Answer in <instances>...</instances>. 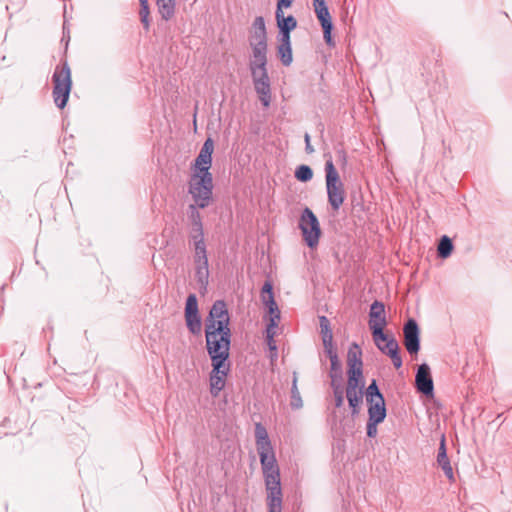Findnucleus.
Segmentation results:
<instances>
[{"mask_svg": "<svg viewBox=\"0 0 512 512\" xmlns=\"http://www.w3.org/2000/svg\"><path fill=\"white\" fill-rule=\"evenodd\" d=\"M231 329H205L206 350L211 363H230Z\"/></svg>", "mask_w": 512, "mask_h": 512, "instance_id": "obj_2", "label": "nucleus"}, {"mask_svg": "<svg viewBox=\"0 0 512 512\" xmlns=\"http://www.w3.org/2000/svg\"><path fill=\"white\" fill-rule=\"evenodd\" d=\"M415 388L419 393L428 398L434 396L433 378L430 366L427 363H422L417 368L415 375Z\"/></svg>", "mask_w": 512, "mask_h": 512, "instance_id": "obj_15", "label": "nucleus"}, {"mask_svg": "<svg viewBox=\"0 0 512 512\" xmlns=\"http://www.w3.org/2000/svg\"><path fill=\"white\" fill-rule=\"evenodd\" d=\"M278 28V37L291 38V32L297 27V20L293 15L285 16L284 12L275 13Z\"/></svg>", "mask_w": 512, "mask_h": 512, "instance_id": "obj_18", "label": "nucleus"}, {"mask_svg": "<svg viewBox=\"0 0 512 512\" xmlns=\"http://www.w3.org/2000/svg\"><path fill=\"white\" fill-rule=\"evenodd\" d=\"M325 183L328 203L332 210L337 212L345 201L346 193L331 158L325 162Z\"/></svg>", "mask_w": 512, "mask_h": 512, "instance_id": "obj_4", "label": "nucleus"}, {"mask_svg": "<svg viewBox=\"0 0 512 512\" xmlns=\"http://www.w3.org/2000/svg\"><path fill=\"white\" fill-rule=\"evenodd\" d=\"M265 336H266V342H267V345L269 347V349L271 351H277V346H276V343L274 341V336L276 334V331L275 329L269 331L268 328H266V331H265Z\"/></svg>", "mask_w": 512, "mask_h": 512, "instance_id": "obj_40", "label": "nucleus"}, {"mask_svg": "<svg viewBox=\"0 0 512 512\" xmlns=\"http://www.w3.org/2000/svg\"><path fill=\"white\" fill-rule=\"evenodd\" d=\"M53 82V100L59 109L66 107L72 90V77L69 64L66 60H62L56 66L52 75Z\"/></svg>", "mask_w": 512, "mask_h": 512, "instance_id": "obj_3", "label": "nucleus"}, {"mask_svg": "<svg viewBox=\"0 0 512 512\" xmlns=\"http://www.w3.org/2000/svg\"><path fill=\"white\" fill-rule=\"evenodd\" d=\"M319 323H320V332L323 337H333V333L330 327V322L326 316H320L319 317Z\"/></svg>", "mask_w": 512, "mask_h": 512, "instance_id": "obj_37", "label": "nucleus"}, {"mask_svg": "<svg viewBox=\"0 0 512 512\" xmlns=\"http://www.w3.org/2000/svg\"><path fill=\"white\" fill-rule=\"evenodd\" d=\"M253 59L249 62V70L254 90L263 107L270 106L272 101L271 82L267 70L268 44L250 41Z\"/></svg>", "mask_w": 512, "mask_h": 512, "instance_id": "obj_1", "label": "nucleus"}, {"mask_svg": "<svg viewBox=\"0 0 512 512\" xmlns=\"http://www.w3.org/2000/svg\"><path fill=\"white\" fill-rule=\"evenodd\" d=\"M257 452L259 454L264 479H267L268 475L275 476L276 478L280 476V470L277 465L273 447L271 446L270 449L257 450Z\"/></svg>", "mask_w": 512, "mask_h": 512, "instance_id": "obj_17", "label": "nucleus"}, {"mask_svg": "<svg viewBox=\"0 0 512 512\" xmlns=\"http://www.w3.org/2000/svg\"><path fill=\"white\" fill-rule=\"evenodd\" d=\"M365 395L367 402H372L375 399H380L381 397H384L375 379L371 380L370 384L366 388Z\"/></svg>", "mask_w": 512, "mask_h": 512, "instance_id": "obj_32", "label": "nucleus"}, {"mask_svg": "<svg viewBox=\"0 0 512 512\" xmlns=\"http://www.w3.org/2000/svg\"><path fill=\"white\" fill-rule=\"evenodd\" d=\"M364 378H348L346 391H363Z\"/></svg>", "mask_w": 512, "mask_h": 512, "instance_id": "obj_35", "label": "nucleus"}, {"mask_svg": "<svg viewBox=\"0 0 512 512\" xmlns=\"http://www.w3.org/2000/svg\"><path fill=\"white\" fill-rule=\"evenodd\" d=\"M140 19H141V23L143 24V27L146 31L149 30L150 28V15L149 16H140Z\"/></svg>", "mask_w": 512, "mask_h": 512, "instance_id": "obj_48", "label": "nucleus"}, {"mask_svg": "<svg viewBox=\"0 0 512 512\" xmlns=\"http://www.w3.org/2000/svg\"><path fill=\"white\" fill-rule=\"evenodd\" d=\"M293 4V0H277L275 13L284 12L283 9L290 8Z\"/></svg>", "mask_w": 512, "mask_h": 512, "instance_id": "obj_43", "label": "nucleus"}, {"mask_svg": "<svg viewBox=\"0 0 512 512\" xmlns=\"http://www.w3.org/2000/svg\"><path fill=\"white\" fill-rule=\"evenodd\" d=\"M387 326L385 313V305L382 301L375 300L370 305L369 310V328L372 333L373 340L386 339L384 328Z\"/></svg>", "mask_w": 512, "mask_h": 512, "instance_id": "obj_7", "label": "nucleus"}, {"mask_svg": "<svg viewBox=\"0 0 512 512\" xmlns=\"http://www.w3.org/2000/svg\"><path fill=\"white\" fill-rule=\"evenodd\" d=\"M139 2H140V5L149 4L148 0H139Z\"/></svg>", "mask_w": 512, "mask_h": 512, "instance_id": "obj_54", "label": "nucleus"}, {"mask_svg": "<svg viewBox=\"0 0 512 512\" xmlns=\"http://www.w3.org/2000/svg\"><path fill=\"white\" fill-rule=\"evenodd\" d=\"M212 370L209 374L210 393L213 397H218L226 384V377L231 368L230 363H211Z\"/></svg>", "mask_w": 512, "mask_h": 512, "instance_id": "obj_12", "label": "nucleus"}, {"mask_svg": "<svg viewBox=\"0 0 512 512\" xmlns=\"http://www.w3.org/2000/svg\"><path fill=\"white\" fill-rule=\"evenodd\" d=\"M321 28L323 31V38H324V41L327 44V46H329L331 48L335 47L336 43L332 36V31H333L334 25L325 26V27H321Z\"/></svg>", "mask_w": 512, "mask_h": 512, "instance_id": "obj_38", "label": "nucleus"}, {"mask_svg": "<svg viewBox=\"0 0 512 512\" xmlns=\"http://www.w3.org/2000/svg\"><path fill=\"white\" fill-rule=\"evenodd\" d=\"M198 206L194 204H190L188 206V219L191 225L190 230L203 229V222L200 212L198 211Z\"/></svg>", "mask_w": 512, "mask_h": 512, "instance_id": "obj_29", "label": "nucleus"}, {"mask_svg": "<svg viewBox=\"0 0 512 512\" xmlns=\"http://www.w3.org/2000/svg\"><path fill=\"white\" fill-rule=\"evenodd\" d=\"M325 353L328 356L330 362L333 361L335 358H339L336 349L327 350L325 351Z\"/></svg>", "mask_w": 512, "mask_h": 512, "instance_id": "obj_51", "label": "nucleus"}, {"mask_svg": "<svg viewBox=\"0 0 512 512\" xmlns=\"http://www.w3.org/2000/svg\"><path fill=\"white\" fill-rule=\"evenodd\" d=\"M255 440L257 450L270 449L272 446L267 429L261 424H255Z\"/></svg>", "mask_w": 512, "mask_h": 512, "instance_id": "obj_23", "label": "nucleus"}, {"mask_svg": "<svg viewBox=\"0 0 512 512\" xmlns=\"http://www.w3.org/2000/svg\"><path fill=\"white\" fill-rule=\"evenodd\" d=\"M188 242L190 247L206 245L204 229L190 230Z\"/></svg>", "mask_w": 512, "mask_h": 512, "instance_id": "obj_31", "label": "nucleus"}, {"mask_svg": "<svg viewBox=\"0 0 512 512\" xmlns=\"http://www.w3.org/2000/svg\"><path fill=\"white\" fill-rule=\"evenodd\" d=\"M437 463L449 480H454V473L447 455L445 436L442 435L437 453Z\"/></svg>", "mask_w": 512, "mask_h": 512, "instance_id": "obj_19", "label": "nucleus"}, {"mask_svg": "<svg viewBox=\"0 0 512 512\" xmlns=\"http://www.w3.org/2000/svg\"><path fill=\"white\" fill-rule=\"evenodd\" d=\"M346 398L348 401L349 408L351 409L352 416L358 415L360 412V406L363 402V391H346Z\"/></svg>", "mask_w": 512, "mask_h": 512, "instance_id": "obj_26", "label": "nucleus"}, {"mask_svg": "<svg viewBox=\"0 0 512 512\" xmlns=\"http://www.w3.org/2000/svg\"><path fill=\"white\" fill-rule=\"evenodd\" d=\"M347 376L348 378H364L363 367H348Z\"/></svg>", "mask_w": 512, "mask_h": 512, "instance_id": "obj_42", "label": "nucleus"}, {"mask_svg": "<svg viewBox=\"0 0 512 512\" xmlns=\"http://www.w3.org/2000/svg\"><path fill=\"white\" fill-rule=\"evenodd\" d=\"M261 300L263 304L270 303L271 300H275L273 285L271 282L266 281L261 289Z\"/></svg>", "mask_w": 512, "mask_h": 512, "instance_id": "obj_34", "label": "nucleus"}, {"mask_svg": "<svg viewBox=\"0 0 512 512\" xmlns=\"http://www.w3.org/2000/svg\"><path fill=\"white\" fill-rule=\"evenodd\" d=\"M329 376L343 378V367L339 358H335L333 361L330 362Z\"/></svg>", "mask_w": 512, "mask_h": 512, "instance_id": "obj_36", "label": "nucleus"}, {"mask_svg": "<svg viewBox=\"0 0 512 512\" xmlns=\"http://www.w3.org/2000/svg\"><path fill=\"white\" fill-rule=\"evenodd\" d=\"M265 486L267 490V505L269 512H281L282 511V489L280 476L277 478L272 475H268L265 479Z\"/></svg>", "mask_w": 512, "mask_h": 512, "instance_id": "obj_13", "label": "nucleus"}, {"mask_svg": "<svg viewBox=\"0 0 512 512\" xmlns=\"http://www.w3.org/2000/svg\"><path fill=\"white\" fill-rule=\"evenodd\" d=\"M332 390H333V396H344V391H343L342 386H340V387L335 386L334 388H332Z\"/></svg>", "mask_w": 512, "mask_h": 512, "instance_id": "obj_53", "label": "nucleus"}, {"mask_svg": "<svg viewBox=\"0 0 512 512\" xmlns=\"http://www.w3.org/2000/svg\"><path fill=\"white\" fill-rule=\"evenodd\" d=\"M347 366L348 367H363L362 350L356 342H353L348 349Z\"/></svg>", "mask_w": 512, "mask_h": 512, "instance_id": "obj_24", "label": "nucleus"}, {"mask_svg": "<svg viewBox=\"0 0 512 512\" xmlns=\"http://www.w3.org/2000/svg\"><path fill=\"white\" fill-rule=\"evenodd\" d=\"M329 377L331 379V382H330L331 388H334L335 386H337V387L342 386L341 382H342L343 378H336L335 376H329Z\"/></svg>", "mask_w": 512, "mask_h": 512, "instance_id": "obj_49", "label": "nucleus"}, {"mask_svg": "<svg viewBox=\"0 0 512 512\" xmlns=\"http://www.w3.org/2000/svg\"><path fill=\"white\" fill-rule=\"evenodd\" d=\"M404 346L411 355L420 351V328L414 318H409L403 327Z\"/></svg>", "mask_w": 512, "mask_h": 512, "instance_id": "obj_14", "label": "nucleus"}, {"mask_svg": "<svg viewBox=\"0 0 512 512\" xmlns=\"http://www.w3.org/2000/svg\"><path fill=\"white\" fill-rule=\"evenodd\" d=\"M230 329V314L224 300H216L210 307L208 316L205 319V329L219 328Z\"/></svg>", "mask_w": 512, "mask_h": 512, "instance_id": "obj_9", "label": "nucleus"}, {"mask_svg": "<svg viewBox=\"0 0 512 512\" xmlns=\"http://www.w3.org/2000/svg\"><path fill=\"white\" fill-rule=\"evenodd\" d=\"M253 29L259 31H266L265 20L262 16H257L253 22Z\"/></svg>", "mask_w": 512, "mask_h": 512, "instance_id": "obj_44", "label": "nucleus"}, {"mask_svg": "<svg viewBox=\"0 0 512 512\" xmlns=\"http://www.w3.org/2000/svg\"><path fill=\"white\" fill-rule=\"evenodd\" d=\"M188 192L195 202L194 205L201 209L208 207L213 194V176L192 173Z\"/></svg>", "mask_w": 512, "mask_h": 512, "instance_id": "obj_5", "label": "nucleus"}, {"mask_svg": "<svg viewBox=\"0 0 512 512\" xmlns=\"http://www.w3.org/2000/svg\"><path fill=\"white\" fill-rule=\"evenodd\" d=\"M335 407L340 408L344 403V396H334Z\"/></svg>", "mask_w": 512, "mask_h": 512, "instance_id": "obj_52", "label": "nucleus"}, {"mask_svg": "<svg viewBox=\"0 0 512 512\" xmlns=\"http://www.w3.org/2000/svg\"><path fill=\"white\" fill-rule=\"evenodd\" d=\"M316 17L320 22L321 27L333 25L332 17L330 15L328 7L315 11Z\"/></svg>", "mask_w": 512, "mask_h": 512, "instance_id": "obj_33", "label": "nucleus"}, {"mask_svg": "<svg viewBox=\"0 0 512 512\" xmlns=\"http://www.w3.org/2000/svg\"><path fill=\"white\" fill-rule=\"evenodd\" d=\"M454 250V244L452 239L447 236L443 235L438 243L437 246V255L441 259H447L451 256L452 252Z\"/></svg>", "mask_w": 512, "mask_h": 512, "instance_id": "obj_27", "label": "nucleus"}, {"mask_svg": "<svg viewBox=\"0 0 512 512\" xmlns=\"http://www.w3.org/2000/svg\"><path fill=\"white\" fill-rule=\"evenodd\" d=\"M322 342H323V346H324V352L327 350L335 349L334 345H333V337H328V336L323 337Z\"/></svg>", "mask_w": 512, "mask_h": 512, "instance_id": "obj_45", "label": "nucleus"}, {"mask_svg": "<svg viewBox=\"0 0 512 512\" xmlns=\"http://www.w3.org/2000/svg\"><path fill=\"white\" fill-rule=\"evenodd\" d=\"M313 170L309 165L301 164L296 167L294 177L299 182L307 183L313 178Z\"/></svg>", "mask_w": 512, "mask_h": 512, "instance_id": "obj_30", "label": "nucleus"}, {"mask_svg": "<svg viewBox=\"0 0 512 512\" xmlns=\"http://www.w3.org/2000/svg\"><path fill=\"white\" fill-rule=\"evenodd\" d=\"M250 41L267 43V31L254 30Z\"/></svg>", "mask_w": 512, "mask_h": 512, "instance_id": "obj_41", "label": "nucleus"}, {"mask_svg": "<svg viewBox=\"0 0 512 512\" xmlns=\"http://www.w3.org/2000/svg\"><path fill=\"white\" fill-rule=\"evenodd\" d=\"M277 56L283 66H290L293 62L291 38L278 37Z\"/></svg>", "mask_w": 512, "mask_h": 512, "instance_id": "obj_21", "label": "nucleus"}, {"mask_svg": "<svg viewBox=\"0 0 512 512\" xmlns=\"http://www.w3.org/2000/svg\"><path fill=\"white\" fill-rule=\"evenodd\" d=\"M193 251L195 278L201 288L206 289L209 283V261L207 245L190 247Z\"/></svg>", "mask_w": 512, "mask_h": 512, "instance_id": "obj_8", "label": "nucleus"}, {"mask_svg": "<svg viewBox=\"0 0 512 512\" xmlns=\"http://www.w3.org/2000/svg\"><path fill=\"white\" fill-rule=\"evenodd\" d=\"M158 11L163 20H170L175 13V0H157Z\"/></svg>", "mask_w": 512, "mask_h": 512, "instance_id": "obj_28", "label": "nucleus"}, {"mask_svg": "<svg viewBox=\"0 0 512 512\" xmlns=\"http://www.w3.org/2000/svg\"><path fill=\"white\" fill-rule=\"evenodd\" d=\"M297 383H298V373L296 371H293L291 390H290V406L294 410H298L303 407V401H302V397L299 392Z\"/></svg>", "mask_w": 512, "mask_h": 512, "instance_id": "obj_22", "label": "nucleus"}, {"mask_svg": "<svg viewBox=\"0 0 512 512\" xmlns=\"http://www.w3.org/2000/svg\"><path fill=\"white\" fill-rule=\"evenodd\" d=\"M298 227L305 244L314 249L318 246L320 237L322 235L320 222L315 213L309 208L305 207L300 215Z\"/></svg>", "mask_w": 512, "mask_h": 512, "instance_id": "obj_6", "label": "nucleus"}, {"mask_svg": "<svg viewBox=\"0 0 512 512\" xmlns=\"http://www.w3.org/2000/svg\"><path fill=\"white\" fill-rule=\"evenodd\" d=\"M139 14H140V16H143V15L149 16L150 15L149 4L140 5Z\"/></svg>", "mask_w": 512, "mask_h": 512, "instance_id": "obj_50", "label": "nucleus"}, {"mask_svg": "<svg viewBox=\"0 0 512 512\" xmlns=\"http://www.w3.org/2000/svg\"><path fill=\"white\" fill-rule=\"evenodd\" d=\"M264 305L267 307L269 314V322L267 323L266 328L271 331L278 327V323L281 319V312L275 300H271L270 303H266Z\"/></svg>", "mask_w": 512, "mask_h": 512, "instance_id": "obj_25", "label": "nucleus"}, {"mask_svg": "<svg viewBox=\"0 0 512 512\" xmlns=\"http://www.w3.org/2000/svg\"><path fill=\"white\" fill-rule=\"evenodd\" d=\"M313 6H314V11L320 10L322 8L325 9L328 7L326 5L325 0H313Z\"/></svg>", "mask_w": 512, "mask_h": 512, "instance_id": "obj_47", "label": "nucleus"}, {"mask_svg": "<svg viewBox=\"0 0 512 512\" xmlns=\"http://www.w3.org/2000/svg\"><path fill=\"white\" fill-rule=\"evenodd\" d=\"M380 423L381 422H378L377 420L368 419L366 425V434L369 438H374L377 435V426Z\"/></svg>", "mask_w": 512, "mask_h": 512, "instance_id": "obj_39", "label": "nucleus"}, {"mask_svg": "<svg viewBox=\"0 0 512 512\" xmlns=\"http://www.w3.org/2000/svg\"><path fill=\"white\" fill-rule=\"evenodd\" d=\"M368 404V419L377 420L378 422H383L387 415V409L385 404L384 397L380 399H375L372 402H367Z\"/></svg>", "mask_w": 512, "mask_h": 512, "instance_id": "obj_20", "label": "nucleus"}, {"mask_svg": "<svg viewBox=\"0 0 512 512\" xmlns=\"http://www.w3.org/2000/svg\"><path fill=\"white\" fill-rule=\"evenodd\" d=\"M304 140H305V151H306L308 154L313 153V152H314V148H313V146L311 145V142H310V135H309L308 133H305Z\"/></svg>", "mask_w": 512, "mask_h": 512, "instance_id": "obj_46", "label": "nucleus"}, {"mask_svg": "<svg viewBox=\"0 0 512 512\" xmlns=\"http://www.w3.org/2000/svg\"><path fill=\"white\" fill-rule=\"evenodd\" d=\"M214 151V141L211 137H208L193 164V173L201 175H212L209 171L212 165V154Z\"/></svg>", "mask_w": 512, "mask_h": 512, "instance_id": "obj_11", "label": "nucleus"}, {"mask_svg": "<svg viewBox=\"0 0 512 512\" xmlns=\"http://www.w3.org/2000/svg\"><path fill=\"white\" fill-rule=\"evenodd\" d=\"M184 317L188 331L193 335H199L202 331V319L199 313L198 299L194 293L189 294L186 298Z\"/></svg>", "mask_w": 512, "mask_h": 512, "instance_id": "obj_10", "label": "nucleus"}, {"mask_svg": "<svg viewBox=\"0 0 512 512\" xmlns=\"http://www.w3.org/2000/svg\"><path fill=\"white\" fill-rule=\"evenodd\" d=\"M377 348L385 355H387L396 369L402 367L403 361L400 355V347L397 340L393 336L386 334L384 340H374Z\"/></svg>", "mask_w": 512, "mask_h": 512, "instance_id": "obj_16", "label": "nucleus"}]
</instances>
